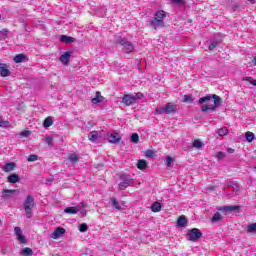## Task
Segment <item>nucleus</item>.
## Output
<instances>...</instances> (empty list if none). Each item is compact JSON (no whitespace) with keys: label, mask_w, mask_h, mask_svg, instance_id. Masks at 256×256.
Masks as SVG:
<instances>
[{"label":"nucleus","mask_w":256,"mask_h":256,"mask_svg":"<svg viewBox=\"0 0 256 256\" xmlns=\"http://www.w3.org/2000/svg\"><path fill=\"white\" fill-rule=\"evenodd\" d=\"M220 101L221 98H219L217 94H213L212 96H205L199 99L203 113H207V111H215Z\"/></svg>","instance_id":"1"},{"label":"nucleus","mask_w":256,"mask_h":256,"mask_svg":"<svg viewBox=\"0 0 256 256\" xmlns=\"http://www.w3.org/2000/svg\"><path fill=\"white\" fill-rule=\"evenodd\" d=\"M145 97L143 92H138L135 94H124L120 100V103H123L125 107H131V105H135L137 101H141Z\"/></svg>","instance_id":"2"},{"label":"nucleus","mask_w":256,"mask_h":256,"mask_svg":"<svg viewBox=\"0 0 256 256\" xmlns=\"http://www.w3.org/2000/svg\"><path fill=\"white\" fill-rule=\"evenodd\" d=\"M25 216L27 219L33 217V207H35V197L33 195H28L23 204Z\"/></svg>","instance_id":"3"},{"label":"nucleus","mask_w":256,"mask_h":256,"mask_svg":"<svg viewBox=\"0 0 256 256\" xmlns=\"http://www.w3.org/2000/svg\"><path fill=\"white\" fill-rule=\"evenodd\" d=\"M163 113H166V115L177 113V104L168 102L164 107L156 108L155 115H163Z\"/></svg>","instance_id":"4"},{"label":"nucleus","mask_w":256,"mask_h":256,"mask_svg":"<svg viewBox=\"0 0 256 256\" xmlns=\"http://www.w3.org/2000/svg\"><path fill=\"white\" fill-rule=\"evenodd\" d=\"M165 17H167V14L164 10L157 11L154 15V19L150 22V26H152L153 29L161 27V25H163V21H165Z\"/></svg>","instance_id":"5"},{"label":"nucleus","mask_w":256,"mask_h":256,"mask_svg":"<svg viewBox=\"0 0 256 256\" xmlns=\"http://www.w3.org/2000/svg\"><path fill=\"white\" fill-rule=\"evenodd\" d=\"M116 45L123 47L126 53H133V51H135V46H133V43L128 41L127 38L118 39Z\"/></svg>","instance_id":"6"},{"label":"nucleus","mask_w":256,"mask_h":256,"mask_svg":"<svg viewBox=\"0 0 256 256\" xmlns=\"http://www.w3.org/2000/svg\"><path fill=\"white\" fill-rule=\"evenodd\" d=\"M186 237H188V241L195 243L198 239L203 238V233H201V230L198 228H192L188 231Z\"/></svg>","instance_id":"7"},{"label":"nucleus","mask_w":256,"mask_h":256,"mask_svg":"<svg viewBox=\"0 0 256 256\" xmlns=\"http://www.w3.org/2000/svg\"><path fill=\"white\" fill-rule=\"evenodd\" d=\"M239 209H241L240 206H222L218 209V211H221V213L227 215V213H237Z\"/></svg>","instance_id":"8"},{"label":"nucleus","mask_w":256,"mask_h":256,"mask_svg":"<svg viewBox=\"0 0 256 256\" xmlns=\"http://www.w3.org/2000/svg\"><path fill=\"white\" fill-rule=\"evenodd\" d=\"M14 232H15V235H16L18 241H20V243H22L23 245H27V240L25 239V236L23 235V230H21V227H15Z\"/></svg>","instance_id":"9"},{"label":"nucleus","mask_w":256,"mask_h":256,"mask_svg":"<svg viewBox=\"0 0 256 256\" xmlns=\"http://www.w3.org/2000/svg\"><path fill=\"white\" fill-rule=\"evenodd\" d=\"M11 75V71L9 70V66L5 63H0V76L1 77H9Z\"/></svg>","instance_id":"10"},{"label":"nucleus","mask_w":256,"mask_h":256,"mask_svg":"<svg viewBox=\"0 0 256 256\" xmlns=\"http://www.w3.org/2000/svg\"><path fill=\"white\" fill-rule=\"evenodd\" d=\"M108 141L112 144L119 143V141H121V136L117 132H112L108 134Z\"/></svg>","instance_id":"11"},{"label":"nucleus","mask_w":256,"mask_h":256,"mask_svg":"<svg viewBox=\"0 0 256 256\" xmlns=\"http://www.w3.org/2000/svg\"><path fill=\"white\" fill-rule=\"evenodd\" d=\"M63 235H65V228L58 227L52 233L51 238L52 239H59L60 237H63Z\"/></svg>","instance_id":"12"},{"label":"nucleus","mask_w":256,"mask_h":256,"mask_svg":"<svg viewBox=\"0 0 256 256\" xmlns=\"http://www.w3.org/2000/svg\"><path fill=\"white\" fill-rule=\"evenodd\" d=\"M60 61L67 67L69 65V61H71V52H65L60 56Z\"/></svg>","instance_id":"13"},{"label":"nucleus","mask_w":256,"mask_h":256,"mask_svg":"<svg viewBox=\"0 0 256 256\" xmlns=\"http://www.w3.org/2000/svg\"><path fill=\"white\" fill-rule=\"evenodd\" d=\"M105 98L101 95V92L97 91L94 98H90L91 103L93 105H97V103H103Z\"/></svg>","instance_id":"14"},{"label":"nucleus","mask_w":256,"mask_h":256,"mask_svg":"<svg viewBox=\"0 0 256 256\" xmlns=\"http://www.w3.org/2000/svg\"><path fill=\"white\" fill-rule=\"evenodd\" d=\"M79 211H81V207L71 206V207H67L64 210V213H68L69 215H77V213H79Z\"/></svg>","instance_id":"15"},{"label":"nucleus","mask_w":256,"mask_h":256,"mask_svg":"<svg viewBox=\"0 0 256 256\" xmlns=\"http://www.w3.org/2000/svg\"><path fill=\"white\" fill-rule=\"evenodd\" d=\"M17 168V164L15 162L6 163L3 167V171L5 173H11V171H15Z\"/></svg>","instance_id":"16"},{"label":"nucleus","mask_w":256,"mask_h":256,"mask_svg":"<svg viewBox=\"0 0 256 256\" xmlns=\"http://www.w3.org/2000/svg\"><path fill=\"white\" fill-rule=\"evenodd\" d=\"M15 193H17V190H9V189H3L2 190V199H9V197H11V195H15Z\"/></svg>","instance_id":"17"},{"label":"nucleus","mask_w":256,"mask_h":256,"mask_svg":"<svg viewBox=\"0 0 256 256\" xmlns=\"http://www.w3.org/2000/svg\"><path fill=\"white\" fill-rule=\"evenodd\" d=\"M131 183H133V180H125L123 182H120L118 184V189H120V191H125L127 187H130Z\"/></svg>","instance_id":"18"},{"label":"nucleus","mask_w":256,"mask_h":256,"mask_svg":"<svg viewBox=\"0 0 256 256\" xmlns=\"http://www.w3.org/2000/svg\"><path fill=\"white\" fill-rule=\"evenodd\" d=\"M60 42L61 43H75V38L67 35H61L60 36Z\"/></svg>","instance_id":"19"},{"label":"nucleus","mask_w":256,"mask_h":256,"mask_svg":"<svg viewBox=\"0 0 256 256\" xmlns=\"http://www.w3.org/2000/svg\"><path fill=\"white\" fill-rule=\"evenodd\" d=\"M99 137H101V135H99V132L97 131H91L90 134L88 135V139L89 141H91L92 143H95V141L97 139H99Z\"/></svg>","instance_id":"20"},{"label":"nucleus","mask_w":256,"mask_h":256,"mask_svg":"<svg viewBox=\"0 0 256 256\" xmlns=\"http://www.w3.org/2000/svg\"><path fill=\"white\" fill-rule=\"evenodd\" d=\"M187 225V217L185 215H181L177 219V227H185Z\"/></svg>","instance_id":"21"},{"label":"nucleus","mask_w":256,"mask_h":256,"mask_svg":"<svg viewBox=\"0 0 256 256\" xmlns=\"http://www.w3.org/2000/svg\"><path fill=\"white\" fill-rule=\"evenodd\" d=\"M14 61H15L16 63H23V61H28L27 55H25L24 53L17 54V55L14 57Z\"/></svg>","instance_id":"22"},{"label":"nucleus","mask_w":256,"mask_h":256,"mask_svg":"<svg viewBox=\"0 0 256 256\" xmlns=\"http://www.w3.org/2000/svg\"><path fill=\"white\" fill-rule=\"evenodd\" d=\"M137 168L140 169V171H145V169H147V160L145 159L138 160Z\"/></svg>","instance_id":"23"},{"label":"nucleus","mask_w":256,"mask_h":256,"mask_svg":"<svg viewBox=\"0 0 256 256\" xmlns=\"http://www.w3.org/2000/svg\"><path fill=\"white\" fill-rule=\"evenodd\" d=\"M219 221H223V216L221 215V213L216 212V213L213 215V217H212V219H211V222H212V223H219Z\"/></svg>","instance_id":"24"},{"label":"nucleus","mask_w":256,"mask_h":256,"mask_svg":"<svg viewBox=\"0 0 256 256\" xmlns=\"http://www.w3.org/2000/svg\"><path fill=\"white\" fill-rule=\"evenodd\" d=\"M20 178L17 174H11L8 176V183H19Z\"/></svg>","instance_id":"25"},{"label":"nucleus","mask_w":256,"mask_h":256,"mask_svg":"<svg viewBox=\"0 0 256 256\" xmlns=\"http://www.w3.org/2000/svg\"><path fill=\"white\" fill-rule=\"evenodd\" d=\"M151 210L153 211V213H159V211H161V203H159L158 201L154 202L151 206Z\"/></svg>","instance_id":"26"},{"label":"nucleus","mask_w":256,"mask_h":256,"mask_svg":"<svg viewBox=\"0 0 256 256\" xmlns=\"http://www.w3.org/2000/svg\"><path fill=\"white\" fill-rule=\"evenodd\" d=\"M20 255L23 256H33V250L29 247H26L20 251Z\"/></svg>","instance_id":"27"},{"label":"nucleus","mask_w":256,"mask_h":256,"mask_svg":"<svg viewBox=\"0 0 256 256\" xmlns=\"http://www.w3.org/2000/svg\"><path fill=\"white\" fill-rule=\"evenodd\" d=\"M245 137H246V141H248V143H253V141L255 139V134L251 131H248L245 133Z\"/></svg>","instance_id":"28"},{"label":"nucleus","mask_w":256,"mask_h":256,"mask_svg":"<svg viewBox=\"0 0 256 256\" xmlns=\"http://www.w3.org/2000/svg\"><path fill=\"white\" fill-rule=\"evenodd\" d=\"M217 133L219 137H225V135L229 133V129H227V127H222L217 130Z\"/></svg>","instance_id":"29"},{"label":"nucleus","mask_w":256,"mask_h":256,"mask_svg":"<svg viewBox=\"0 0 256 256\" xmlns=\"http://www.w3.org/2000/svg\"><path fill=\"white\" fill-rule=\"evenodd\" d=\"M68 161H71V163H79V156L72 153L68 156Z\"/></svg>","instance_id":"30"},{"label":"nucleus","mask_w":256,"mask_h":256,"mask_svg":"<svg viewBox=\"0 0 256 256\" xmlns=\"http://www.w3.org/2000/svg\"><path fill=\"white\" fill-rule=\"evenodd\" d=\"M111 203L113 207H115L118 211H121V205H119L117 198H111Z\"/></svg>","instance_id":"31"},{"label":"nucleus","mask_w":256,"mask_h":256,"mask_svg":"<svg viewBox=\"0 0 256 256\" xmlns=\"http://www.w3.org/2000/svg\"><path fill=\"white\" fill-rule=\"evenodd\" d=\"M247 233H256V223H251L247 226Z\"/></svg>","instance_id":"32"},{"label":"nucleus","mask_w":256,"mask_h":256,"mask_svg":"<svg viewBox=\"0 0 256 256\" xmlns=\"http://www.w3.org/2000/svg\"><path fill=\"white\" fill-rule=\"evenodd\" d=\"M242 81H248L250 85H253L254 87H256V80L253 79V77H243Z\"/></svg>","instance_id":"33"},{"label":"nucleus","mask_w":256,"mask_h":256,"mask_svg":"<svg viewBox=\"0 0 256 256\" xmlns=\"http://www.w3.org/2000/svg\"><path fill=\"white\" fill-rule=\"evenodd\" d=\"M193 147L195 149H201V147H203V142H201L199 139H196L193 141Z\"/></svg>","instance_id":"34"},{"label":"nucleus","mask_w":256,"mask_h":256,"mask_svg":"<svg viewBox=\"0 0 256 256\" xmlns=\"http://www.w3.org/2000/svg\"><path fill=\"white\" fill-rule=\"evenodd\" d=\"M184 103H193V96L191 94L183 96Z\"/></svg>","instance_id":"35"},{"label":"nucleus","mask_w":256,"mask_h":256,"mask_svg":"<svg viewBox=\"0 0 256 256\" xmlns=\"http://www.w3.org/2000/svg\"><path fill=\"white\" fill-rule=\"evenodd\" d=\"M89 229V226L85 223H82L79 225V231L80 233H85Z\"/></svg>","instance_id":"36"},{"label":"nucleus","mask_w":256,"mask_h":256,"mask_svg":"<svg viewBox=\"0 0 256 256\" xmlns=\"http://www.w3.org/2000/svg\"><path fill=\"white\" fill-rule=\"evenodd\" d=\"M43 125H44V127H51V125H53V119H51V118H46L45 120H44V123H43Z\"/></svg>","instance_id":"37"},{"label":"nucleus","mask_w":256,"mask_h":256,"mask_svg":"<svg viewBox=\"0 0 256 256\" xmlns=\"http://www.w3.org/2000/svg\"><path fill=\"white\" fill-rule=\"evenodd\" d=\"M39 156L35 155V154H31L28 156V162L29 163H33V161H38Z\"/></svg>","instance_id":"38"},{"label":"nucleus","mask_w":256,"mask_h":256,"mask_svg":"<svg viewBox=\"0 0 256 256\" xmlns=\"http://www.w3.org/2000/svg\"><path fill=\"white\" fill-rule=\"evenodd\" d=\"M173 161H174L173 157L168 156V157L166 158L167 167H173V165H175V163H174Z\"/></svg>","instance_id":"39"},{"label":"nucleus","mask_w":256,"mask_h":256,"mask_svg":"<svg viewBox=\"0 0 256 256\" xmlns=\"http://www.w3.org/2000/svg\"><path fill=\"white\" fill-rule=\"evenodd\" d=\"M1 35H2V39H7L8 35H9V29L4 28L0 31Z\"/></svg>","instance_id":"40"},{"label":"nucleus","mask_w":256,"mask_h":256,"mask_svg":"<svg viewBox=\"0 0 256 256\" xmlns=\"http://www.w3.org/2000/svg\"><path fill=\"white\" fill-rule=\"evenodd\" d=\"M132 143H139V134L133 133L131 136Z\"/></svg>","instance_id":"41"},{"label":"nucleus","mask_w":256,"mask_h":256,"mask_svg":"<svg viewBox=\"0 0 256 256\" xmlns=\"http://www.w3.org/2000/svg\"><path fill=\"white\" fill-rule=\"evenodd\" d=\"M216 159H218V161H221L222 159H225V152H217L216 154Z\"/></svg>","instance_id":"42"},{"label":"nucleus","mask_w":256,"mask_h":256,"mask_svg":"<svg viewBox=\"0 0 256 256\" xmlns=\"http://www.w3.org/2000/svg\"><path fill=\"white\" fill-rule=\"evenodd\" d=\"M49 147H53V137L48 136L44 139Z\"/></svg>","instance_id":"43"},{"label":"nucleus","mask_w":256,"mask_h":256,"mask_svg":"<svg viewBox=\"0 0 256 256\" xmlns=\"http://www.w3.org/2000/svg\"><path fill=\"white\" fill-rule=\"evenodd\" d=\"M145 157H155V152L153 150H146L145 151Z\"/></svg>","instance_id":"44"},{"label":"nucleus","mask_w":256,"mask_h":256,"mask_svg":"<svg viewBox=\"0 0 256 256\" xmlns=\"http://www.w3.org/2000/svg\"><path fill=\"white\" fill-rule=\"evenodd\" d=\"M215 47H219V42L214 41V42L210 43V45H209L210 51H213L215 49Z\"/></svg>","instance_id":"45"},{"label":"nucleus","mask_w":256,"mask_h":256,"mask_svg":"<svg viewBox=\"0 0 256 256\" xmlns=\"http://www.w3.org/2000/svg\"><path fill=\"white\" fill-rule=\"evenodd\" d=\"M21 137H28L31 135V132L29 130H24L20 133Z\"/></svg>","instance_id":"46"},{"label":"nucleus","mask_w":256,"mask_h":256,"mask_svg":"<svg viewBox=\"0 0 256 256\" xmlns=\"http://www.w3.org/2000/svg\"><path fill=\"white\" fill-rule=\"evenodd\" d=\"M7 125H9V121L2 119L0 122V127H7Z\"/></svg>","instance_id":"47"},{"label":"nucleus","mask_w":256,"mask_h":256,"mask_svg":"<svg viewBox=\"0 0 256 256\" xmlns=\"http://www.w3.org/2000/svg\"><path fill=\"white\" fill-rule=\"evenodd\" d=\"M172 3H175L176 5L185 3L183 0H172Z\"/></svg>","instance_id":"48"},{"label":"nucleus","mask_w":256,"mask_h":256,"mask_svg":"<svg viewBox=\"0 0 256 256\" xmlns=\"http://www.w3.org/2000/svg\"><path fill=\"white\" fill-rule=\"evenodd\" d=\"M228 153H235V149H233V148H228Z\"/></svg>","instance_id":"49"},{"label":"nucleus","mask_w":256,"mask_h":256,"mask_svg":"<svg viewBox=\"0 0 256 256\" xmlns=\"http://www.w3.org/2000/svg\"><path fill=\"white\" fill-rule=\"evenodd\" d=\"M253 65H256V56L252 59Z\"/></svg>","instance_id":"50"},{"label":"nucleus","mask_w":256,"mask_h":256,"mask_svg":"<svg viewBox=\"0 0 256 256\" xmlns=\"http://www.w3.org/2000/svg\"><path fill=\"white\" fill-rule=\"evenodd\" d=\"M81 205H82V207H85V203L82 202Z\"/></svg>","instance_id":"51"},{"label":"nucleus","mask_w":256,"mask_h":256,"mask_svg":"<svg viewBox=\"0 0 256 256\" xmlns=\"http://www.w3.org/2000/svg\"><path fill=\"white\" fill-rule=\"evenodd\" d=\"M3 40V38H0V41H2Z\"/></svg>","instance_id":"52"},{"label":"nucleus","mask_w":256,"mask_h":256,"mask_svg":"<svg viewBox=\"0 0 256 256\" xmlns=\"http://www.w3.org/2000/svg\"><path fill=\"white\" fill-rule=\"evenodd\" d=\"M1 120H2V118L0 117V123H1Z\"/></svg>","instance_id":"53"}]
</instances>
